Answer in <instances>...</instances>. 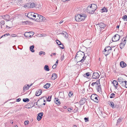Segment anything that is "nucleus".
<instances>
[{"label":"nucleus","mask_w":127,"mask_h":127,"mask_svg":"<svg viewBox=\"0 0 127 127\" xmlns=\"http://www.w3.org/2000/svg\"><path fill=\"white\" fill-rule=\"evenodd\" d=\"M45 20V18L43 16L40 15L39 20L38 22H44Z\"/></svg>","instance_id":"nucleus-13"},{"label":"nucleus","mask_w":127,"mask_h":127,"mask_svg":"<svg viewBox=\"0 0 127 127\" xmlns=\"http://www.w3.org/2000/svg\"><path fill=\"white\" fill-rule=\"evenodd\" d=\"M85 54L83 52L79 51L77 52L75 57V58L78 62L83 63L85 59Z\"/></svg>","instance_id":"nucleus-1"},{"label":"nucleus","mask_w":127,"mask_h":127,"mask_svg":"<svg viewBox=\"0 0 127 127\" xmlns=\"http://www.w3.org/2000/svg\"><path fill=\"white\" fill-rule=\"evenodd\" d=\"M87 11L89 13L93 14L95 12V11L91 6V5L88 7L87 9Z\"/></svg>","instance_id":"nucleus-5"},{"label":"nucleus","mask_w":127,"mask_h":127,"mask_svg":"<svg viewBox=\"0 0 127 127\" xmlns=\"http://www.w3.org/2000/svg\"><path fill=\"white\" fill-rule=\"evenodd\" d=\"M43 113L41 112L39 113L37 117V119L38 121H40L42 118L43 115Z\"/></svg>","instance_id":"nucleus-11"},{"label":"nucleus","mask_w":127,"mask_h":127,"mask_svg":"<svg viewBox=\"0 0 127 127\" xmlns=\"http://www.w3.org/2000/svg\"><path fill=\"white\" fill-rule=\"evenodd\" d=\"M112 50V48L109 46H107L104 49L105 51H108L110 53Z\"/></svg>","instance_id":"nucleus-16"},{"label":"nucleus","mask_w":127,"mask_h":127,"mask_svg":"<svg viewBox=\"0 0 127 127\" xmlns=\"http://www.w3.org/2000/svg\"><path fill=\"white\" fill-rule=\"evenodd\" d=\"M0 23L2 25L4 24V21H1L0 22Z\"/></svg>","instance_id":"nucleus-44"},{"label":"nucleus","mask_w":127,"mask_h":127,"mask_svg":"<svg viewBox=\"0 0 127 127\" xmlns=\"http://www.w3.org/2000/svg\"><path fill=\"white\" fill-rule=\"evenodd\" d=\"M126 40L125 39L124 40V41H123V42H124V44H126Z\"/></svg>","instance_id":"nucleus-57"},{"label":"nucleus","mask_w":127,"mask_h":127,"mask_svg":"<svg viewBox=\"0 0 127 127\" xmlns=\"http://www.w3.org/2000/svg\"><path fill=\"white\" fill-rule=\"evenodd\" d=\"M115 96V94L114 93H112L110 95V98H114Z\"/></svg>","instance_id":"nucleus-34"},{"label":"nucleus","mask_w":127,"mask_h":127,"mask_svg":"<svg viewBox=\"0 0 127 127\" xmlns=\"http://www.w3.org/2000/svg\"><path fill=\"white\" fill-rule=\"evenodd\" d=\"M120 84L123 86V87H124L125 86V83H122V82H121L120 83Z\"/></svg>","instance_id":"nucleus-45"},{"label":"nucleus","mask_w":127,"mask_h":127,"mask_svg":"<svg viewBox=\"0 0 127 127\" xmlns=\"http://www.w3.org/2000/svg\"><path fill=\"white\" fill-rule=\"evenodd\" d=\"M63 21H60V22H59V24H61L62 23H63Z\"/></svg>","instance_id":"nucleus-58"},{"label":"nucleus","mask_w":127,"mask_h":127,"mask_svg":"<svg viewBox=\"0 0 127 127\" xmlns=\"http://www.w3.org/2000/svg\"><path fill=\"white\" fill-rule=\"evenodd\" d=\"M99 76V75L98 73H94L93 74L92 78L93 79H96L98 78Z\"/></svg>","instance_id":"nucleus-7"},{"label":"nucleus","mask_w":127,"mask_h":127,"mask_svg":"<svg viewBox=\"0 0 127 127\" xmlns=\"http://www.w3.org/2000/svg\"><path fill=\"white\" fill-rule=\"evenodd\" d=\"M120 65L122 68L125 67L127 66L126 64L123 61H121L120 62Z\"/></svg>","instance_id":"nucleus-19"},{"label":"nucleus","mask_w":127,"mask_h":127,"mask_svg":"<svg viewBox=\"0 0 127 127\" xmlns=\"http://www.w3.org/2000/svg\"><path fill=\"white\" fill-rule=\"evenodd\" d=\"M2 17L4 19L8 21H9L10 20L9 19L10 16L8 15H3L2 16Z\"/></svg>","instance_id":"nucleus-8"},{"label":"nucleus","mask_w":127,"mask_h":127,"mask_svg":"<svg viewBox=\"0 0 127 127\" xmlns=\"http://www.w3.org/2000/svg\"><path fill=\"white\" fill-rule=\"evenodd\" d=\"M21 99L20 98H19L17 99H16V101L17 102H19L21 100Z\"/></svg>","instance_id":"nucleus-51"},{"label":"nucleus","mask_w":127,"mask_h":127,"mask_svg":"<svg viewBox=\"0 0 127 127\" xmlns=\"http://www.w3.org/2000/svg\"><path fill=\"white\" fill-rule=\"evenodd\" d=\"M64 56H61V59H63V58H64Z\"/></svg>","instance_id":"nucleus-63"},{"label":"nucleus","mask_w":127,"mask_h":127,"mask_svg":"<svg viewBox=\"0 0 127 127\" xmlns=\"http://www.w3.org/2000/svg\"><path fill=\"white\" fill-rule=\"evenodd\" d=\"M50 84L49 83H47L44 86V87L45 88L47 89L50 87Z\"/></svg>","instance_id":"nucleus-29"},{"label":"nucleus","mask_w":127,"mask_h":127,"mask_svg":"<svg viewBox=\"0 0 127 127\" xmlns=\"http://www.w3.org/2000/svg\"><path fill=\"white\" fill-rule=\"evenodd\" d=\"M35 13H34L33 12H29L27 14V17L30 19L34 20V16H35Z\"/></svg>","instance_id":"nucleus-4"},{"label":"nucleus","mask_w":127,"mask_h":127,"mask_svg":"<svg viewBox=\"0 0 127 127\" xmlns=\"http://www.w3.org/2000/svg\"><path fill=\"white\" fill-rule=\"evenodd\" d=\"M24 88L26 90H27L29 89V87H28L27 86H25V87H24Z\"/></svg>","instance_id":"nucleus-49"},{"label":"nucleus","mask_w":127,"mask_h":127,"mask_svg":"<svg viewBox=\"0 0 127 127\" xmlns=\"http://www.w3.org/2000/svg\"><path fill=\"white\" fill-rule=\"evenodd\" d=\"M91 6L95 11L97 8V5L94 4H91Z\"/></svg>","instance_id":"nucleus-21"},{"label":"nucleus","mask_w":127,"mask_h":127,"mask_svg":"<svg viewBox=\"0 0 127 127\" xmlns=\"http://www.w3.org/2000/svg\"><path fill=\"white\" fill-rule=\"evenodd\" d=\"M113 83L115 88L116 89H117L118 85V83L117 81L115 80H114L113 82Z\"/></svg>","instance_id":"nucleus-17"},{"label":"nucleus","mask_w":127,"mask_h":127,"mask_svg":"<svg viewBox=\"0 0 127 127\" xmlns=\"http://www.w3.org/2000/svg\"><path fill=\"white\" fill-rule=\"evenodd\" d=\"M55 100H56L55 101V102L56 104L57 105H59L60 104L61 102L59 101V99L57 98H55Z\"/></svg>","instance_id":"nucleus-27"},{"label":"nucleus","mask_w":127,"mask_h":127,"mask_svg":"<svg viewBox=\"0 0 127 127\" xmlns=\"http://www.w3.org/2000/svg\"><path fill=\"white\" fill-rule=\"evenodd\" d=\"M109 103L110 106L113 108H114L116 106L114 104V103L113 102H110V103Z\"/></svg>","instance_id":"nucleus-24"},{"label":"nucleus","mask_w":127,"mask_h":127,"mask_svg":"<svg viewBox=\"0 0 127 127\" xmlns=\"http://www.w3.org/2000/svg\"><path fill=\"white\" fill-rule=\"evenodd\" d=\"M125 44L124 43V42L123 43H120V47L121 49L123 48L125 46Z\"/></svg>","instance_id":"nucleus-30"},{"label":"nucleus","mask_w":127,"mask_h":127,"mask_svg":"<svg viewBox=\"0 0 127 127\" xmlns=\"http://www.w3.org/2000/svg\"><path fill=\"white\" fill-rule=\"evenodd\" d=\"M35 16H34V17H35L34 18V20H35L36 21L38 22L39 20V17L40 16V15H39L37 13H35Z\"/></svg>","instance_id":"nucleus-10"},{"label":"nucleus","mask_w":127,"mask_h":127,"mask_svg":"<svg viewBox=\"0 0 127 127\" xmlns=\"http://www.w3.org/2000/svg\"><path fill=\"white\" fill-rule=\"evenodd\" d=\"M29 99L27 98L23 99V101L25 102H28L29 101Z\"/></svg>","instance_id":"nucleus-32"},{"label":"nucleus","mask_w":127,"mask_h":127,"mask_svg":"<svg viewBox=\"0 0 127 127\" xmlns=\"http://www.w3.org/2000/svg\"><path fill=\"white\" fill-rule=\"evenodd\" d=\"M56 43L58 45H59V44H60V43H61V42L58 40H56Z\"/></svg>","instance_id":"nucleus-41"},{"label":"nucleus","mask_w":127,"mask_h":127,"mask_svg":"<svg viewBox=\"0 0 127 127\" xmlns=\"http://www.w3.org/2000/svg\"><path fill=\"white\" fill-rule=\"evenodd\" d=\"M96 89L97 90L98 92H101V85H99V87H97V89Z\"/></svg>","instance_id":"nucleus-28"},{"label":"nucleus","mask_w":127,"mask_h":127,"mask_svg":"<svg viewBox=\"0 0 127 127\" xmlns=\"http://www.w3.org/2000/svg\"><path fill=\"white\" fill-rule=\"evenodd\" d=\"M103 52H104L103 54H104L106 56H107L110 53L109 52H108V51H103Z\"/></svg>","instance_id":"nucleus-31"},{"label":"nucleus","mask_w":127,"mask_h":127,"mask_svg":"<svg viewBox=\"0 0 127 127\" xmlns=\"http://www.w3.org/2000/svg\"><path fill=\"white\" fill-rule=\"evenodd\" d=\"M120 39V36L117 34H116L112 38V40L113 41H118Z\"/></svg>","instance_id":"nucleus-6"},{"label":"nucleus","mask_w":127,"mask_h":127,"mask_svg":"<svg viewBox=\"0 0 127 127\" xmlns=\"http://www.w3.org/2000/svg\"><path fill=\"white\" fill-rule=\"evenodd\" d=\"M100 85V79L97 80L95 82H93L91 84V85L93 87H95L96 89H97V87H99Z\"/></svg>","instance_id":"nucleus-3"},{"label":"nucleus","mask_w":127,"mask_h":127,"mask_svg":"<svg viewBox=\"0 0 127 127\" xmlns=\"http://www.w3.org/2000/svg\"><path fill=\"white\" fill-rule=\"evenodd\" d=\"M73 93L72 92H70L68 94V95L69 97H70L72 95Z\"/></svg>","instance_id":"nucleus-43"},{"label":"nucleus","mask_w":127,"mask_h":127,"mask_svg":"<svg viewBox=\"0 0 127 127\" xmlns=\"http://www.w3.org/2000/svg\"><path fill=\"white\" fill-rule=\"evenodd\" d=\"M64 108V109H65L67 108L66 106H64L63 107Z\"/></svg>","instance_id":"nucleus-60"},{"label":"nucleus","mask_w":127,"mask_h":127,"mask_svg":"<svg viewBox=\"0 0 127 127\" xmlns=\"http://www.w3.org/2000/svg\"><path fill=\"white\" fill-rule=\"evenodd\" d=\"M32 84H31L30 85H27V87H29H29H30V86H32Z\"/></svg>","instance_id":"nucleus-56"},{"label":"nucleus","mask_w":127,"mask_h":127,"mask_svg":"<svg viewBox=\"0 0 127 127\" xmlns=\"http://www.w3.org/2000/svg\"><path fill=\"white\" fill-rule=\"evenodd\" d=\"M53 55L55 56L56 55V53H52Z\"/></svg>","instance_id":"nucleus-61"},{"label":"nucleus","mask_w":127,"mask_h":127,"mask_svg":"<svg viewBox=\"0 0 127 127\" xmlns=\"http://www.w3.org/2000/svg\"><path fill=\"white\" fill-rule=\"evenodd\" d=\"M94 95L95 96V98H93V95H92L91 96V99L95 101H96L97 102L98 100L97 99V95Z\"/></svg>","instance_id":"nucleus-12"},{"label":"nucleus","mask_w":127,"mask_h":127,"mask_svg":"<svg viewBox=\"0 0 127 127\" xmlns=\"http://www.w3.org/2000/svg\"><path fill=\"white\" fill-rule=\"evenodd\" d=\"M42 93L41 90L39 89L36 92L35 95L36 96H39Z\"/></svg>","instance_id":"nucleus-15"},{"label":"nucleus","mask_w":127,"mask_h":127,"mask_svg":"<svg viewBox=\"0 0 127 127\" xmlns=\"http://www.w3.org/2000/svg\"><path fill=\"white\" fill-rule=\"evenodd\" d=\"M122 121L121 119L119 118L117 120V125L119 124Z\"/></svg>","instance_id":"nucleus-37"},{"label":"nucleus","mask_w":127,"mask_h":127,"mask_svg":"<svg viewBox=\"0 0 127 127\" xmlns=\"http://www.w3.org/2000/svg\"><path fill=\"white\" fill-rule=\"evenodd\" d=\"M72 109H71L70 108H68V111L69 112H71V110H72Z\"/></svg>","instance_id":"nucleus-47"},{"label":"nucleus","mask_w":127,"mask_h":127,"mask_svg":"<svg viewBox=\"0 0 127 127\" xmlns=\"http://www.w3.org/2000/svg\"><path fill=\"white\" fill-rule=\"evenodd\" d=\"M99 26L101 28H103L106 26V25L104 23L101 22L99 24Z\"/></svg>","instance_id":"nucleus-20"},{"label":"nucleus","mask_w":127,"mask_h":127,"mask_svg":"<svg viewBox=\"0 0 127 127\" xmlns=\"http://www.w3.org/2000/svg\"><path fill=\"white\" fill-rule=\"evenodd\" d=\"M44 69L45 70L47 71H49L50 70L49 66L47 65H45L44 67Z\"/></svg>","instance_id":"nucleus-26"},{"label":"nucleus","mask_w":127,"mask_h":127,"mask_svg":"<svg viewBox=\"0 0 127 127\" xmlns=\"http://www.w3.org/2000/svg\"><path fill=\"white\" fill-rule=\"evenodd\" d=\"M102 12H107L108 11V10L106 8H103L102 9Z\"/></svg>","instance_id":"nucleus-38"},{"label":"nucleus","mask_w":127,"mask_h":127,"mask_svg":"<svg viewBox=\"0 0 127 127\" xmlns=\"http://www.w3.org/2000/svg\"><path fill=\"white\" fill-rule=\"evenodd\" d=\"M59 44V46L62 49H64V45L63 44L61 43H60V44Z\"/></svg>","instance_id":"nucleus-35"},{"label":"nucleus","mask_w":127,"mask_h":127,"mask_svg":"<svg viewBox=\"0 0 127 127\" xmlns=\"http://www.w3.org/2000/svg\"><path fill=\"white\" fill-rule=\"evenodd\" d=\"M118 81L119 82H122V83H126L127 82L126 81H124V79L122 77H120L118 78Z\"/></svg>","instance_id":"nucleus-14"},{"label":"nucleus","mask_w":127,"mask_h":127,"mask_svg":"<svg viewBox=\"0 0 127 127\" xmlns=\"http://www.w3.org/2000/svg\"><path fill=\"white\" fill-rule=\"evenodd\" d=\"M62 34L63 35V36L65 37V38H67L68 36V34L67 32L65 31H63L62 32Z\"/></svg>","instance_id":"nucleus-22"},{"label":"nucleus","mask_w":127,"mask_h":127,"mask_svg":"<svg viewBox=\"0 0 127 127\" xmlns=\"http://www.w3.org/2000/svg\"><path fill=\"white\" fill-rule=\"evenodd\" d=\"M42 54H43L44 55H45V52L43 51H41L39 53V55H41Z\"/></svg>","instance_id":"nucleus-36"},{"label":"nucleus","mask_w":127,"mask_h":127,"mask_svg":"<svg viewBox=\"0 0 127 127\" xmlns=\"http://www.w3.org/2000/svg\"><path fill=\"white\" fill-rule=\"evenodd\" d=\"M28 6H27V5L26 6L27 7H29L33 8L35 7L36 6V4L34 3L33 2L32 3H29L28 4Z\"/></svg>","instance_id":"nucleus-9"},{"label":"nucleus","mask_w":127,"mask_h":127,"mask_svg":"<svg viewBox=\"0 0 127 127\" xmlns=\"http://www.w3.org/2000/svg\"><path fill=\"white\" fill-rule=\"evenodd\" d=\"M51 96H49L48 97L47 99V101H48L50 102L51 101Z\"/></svg>","instance_id":"nucleus-40"},{"label":"nucleus","mask_w":127,"mask_h":127,"mask_svg":"<svg viewBox=\"0 0 127 127\" xmlns=\"http://www.w3.org/2000/svg\"><path fill=\"white\" fill-rule=\"evenodd\" d=\"M10 123L11 124H13V121L12 120L11 121H10Z\"/></svg>","instance_id":"nucleus-62"},{"label":"nucleus","mask_w":127,"mask_h":127,"mask_svg":"<svg viewBox=\"0 0 127 127\" xmlns=\"http://www.w3.org/2000/svg\"><path fill=\"white\" fill-rule=\"evenodd\" d=\"M90 75V73L89 72H87L86 73V74H84V76L85 77V76H89Z\"/></svg>","instance_id":"nucleus-39"},{"label":"nucleus","mask_w":127,"mask_h":127,"mask_svg":"<svg viewBox=\"0 0 127 127\" xmlns=\"http://www.w3.org/2000/svg\"><path fill=\"white\" fill-rule=\"evenodd\" d=\"M11 36L12 37H15L16 36V35L14 34H13L11 35Z\"/></svg>","instance_id":"nucleus-50"},{"label":"nucleus","mask_w":127,"mask_h":127,"mask_svg":"<svg viewBox=\"0 0 127 127\" xmlns=\"http://www.w3.org/2000/svg\"><path fill=\"white\" fill-rule=\"evenodd\" d=\"M86 100V99L85 98H81V100L80 101V103L81 105L84 104Z\"/></svg>","instance_id":"nucleus-18"},{"label":"nucleus","mask_w":127,"mask_h":127,"mask_svg":"<svg viewBox=\"0 0 127 127\" xmlns=\"http://www.w3.org/2000/svg\"><path fill=\"white\" fill-rule=\"evenodd\" d=\"M85 122H88L89 121V118H88L85 117L84 118Z\"/></svg>","instance_id":"nucleus-42"},{"label":"nucleus","mask_w":127,"mask_h":127,"mask_svg":"<svg viewBox=\"0 0 127 127\" xmlns=\"http://www.w3.org/2000/svg\"><path fill=\"white\" fill-rule=\"evenodd\" d=\"M34 48V46L33 45H32L30 47V50L32 52H34V50L33 49Z\"/></svg>","instance_id":"nucleus-25"},{"label":"nucleus","mask_w":127,"mask_h":127,"mask_svg":"<svg viewBox=\"0 0 127 127\" xmlns=\"http://www.w3.org/2000/svg\"><path fill=\"white\" fill-rule=\"evenodd\" d=\"M29 122L28 121H26L25 122V125H27L29 124Z\"/></svg>","instance_id":"nucleus-46"},{"label":"nucleus","mask_w":127,"mask_h":127,"mask_svg":"<svg viewBox=\"0 0 127 127\" xmlns=\"http://www.w3.org/2000/svg\"><path fill=\"white\" fill-rule=\"evenodd\" d=\"M125 87L127 88V82L126 83H125Z\"/></svg>","instance_id":"nucleus-55"},{"label":"nucleus","mask_w":127,"mask_h":127,"mask_svg":"<svg viewBox=\"0 0 127 127\" xmlns=\"http://www.w3.org/2000/svg\"><path fill=\"white\" fill-rule=\"evenodd\" d=\"M52 67L53 69H55L56 67V65L55 64H54L53 66Z\"/></svg>","instance_id":"nucleus-48"},{"label":"nucleus","mask_w":127,"mask_h":127,"mask_svg":"<svg viewBox=\"0 0 127 127\" xmlns=\"http://www.w3.org/2000/svg\"><path fill=\"white\" fill-rule=\"evenodd\" d=\"M5 35H6L7 36H8V35H9V33H7V34H5L4 35H2L1 37H3L4 36H5Z\"/></svg>","instance_id":"nucleus-52"},{"label":"nucleus","mask_w":127,"mask_h":127,"mask_svg":"<svg viewBox=\"0 0 127 127\" xmlns=\"http://www.w3.org/2000/svg\"><path fill=\"white\" fill-rule=\"evenodd\" d=\"M119 25H118V26H117L116 27L117 29H118V28H119Z\"/></svg>","instance_id":"nucleus-59"},{"label":"nucleus","mask_w":127,"mask_h":127,"mask_svg":"<svg viewBox=\"0 0 127 127\" xmlns=\"http://www.w3.org/2000/svg\"><path fill=\"white\" fill-rule=\"evenodd\" d=\"M87 17V16L85 14H79L75 15V19L77 22H80L84 20Z\"/></svg>","instance_id":"nucleus-2"},{"label":"nucleus","mask_w":127,"mask_h":127,"mask_svg":"<svg viewBox=\"0 0 127 127\" xmlns=\"http://www.w3.org/2000/svg\"><path fill=\"white\" fill-rule=\"evenodd\" d=\"M58 60H57V61H56V62L55 64H55L56 65H57L58 64Z\"/></svg>","instance_id":"nucleus-53"},{"label":"nucleus","mask_w":127,"mask_h":127,"mask_svg":"<svg viewBox=\"0 0 127 127\" xmlns=\"http://www.w3.org/2000/svg\"><path fill=\"white\" fill-rule=\"evenodd\" d=\"M73 127H77V126H76V125H74L73 126Z\"/></svg>","instance_id":"nucleus-64"},{"label":"nucleus","mask_w":127,"mask_h":127,"mask_svg":"<svg viewBox=\"0 0 127 127\" xmlns=\"http://www.w3.org/2000/svg\"><path fill=\"white\" fill-rule=\"evenodd\" d=\"M31 33L32 34V35L34 34V32L32 31L30 32H28V33Z\"/></svg>","instance_id":"nucleus-54"},{"label":"nucleus","mask_w":127,"mask_h":127,"mask_svg":"<svg viewBox=\"0 0 127 127\" xmlns=\"http://www.w3.org/2000/svg\"><path fill=\"white\" fill-rule=\"evenodd\" d=\"M123 19L124 21H127V16L125 15L123 17Z\"/></svg>","instance_id":"nucleus-33"},{"label":"nucleus","mask_w":127,"mask_h":127,"mask_svg":"<svg viewBox=\"0 0 127 127\" xmlns=\"http://www.w3.org/2000/svg\"><path fill=\"white\" fill-rule=\"evenodd\" d=\"M57 77V75L55 73H53L52 74L51 78L52 79L54 80L56 79Z\"/></svg>","instance_id":"nucleus-23"}]
</instances>
